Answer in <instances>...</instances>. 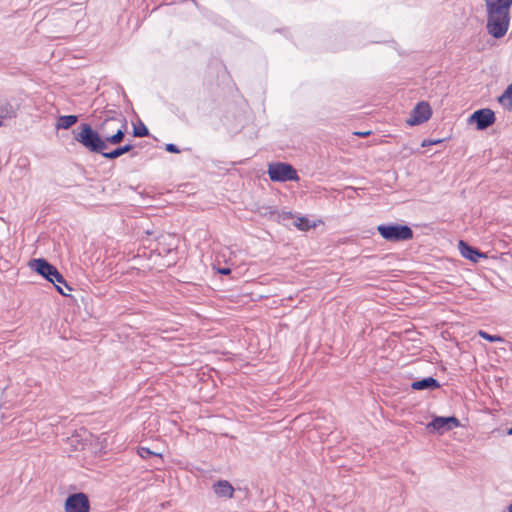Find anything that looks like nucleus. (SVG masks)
Segmentation results:
<instances>
[{"mask_svg":"<svg viewBox=\"0 0 512 512\" xmlns=\"http://www.w3.org/2000/svg\"><path fill=\"white\" fill-rule=\"evenodd\" d=\"M213 103L214 100L205 101L202 104L201 109L204 112H208L210 105ZM248 110L249 105L247 101L244 98L237 96L233 100L223 101L217 107H213L209 113H214L216 116L220 117L223 125H235L244 128L246 125Z\"/></svg>","mask_w":512,"mask_h":512,"instance_id":"nucleus-1","label":"nucleus"},{"mask_svg":"<svg viewBox=\"0 0 512 512\" xmlns=\"http://www.w3.org/2000/svg\"><path fill=\"white\" fill-rule=\"evenodd\" d=\"M487 31L495 39L505 36L510 24L512 0H485Z\"/></svg>","mask_w":512,"mask_h":512,"instance_id":"nucleus-2","label":"nucleus"},{"mask_svg":"<svg viewBox=\"0 0 512 512\" xmlns=\"http://www.w3.org/2000/svg\"><path fill=\"white\" fill-rule=\"evenodd\" d=\"M99 122H82L77 128L90 129V128H128L127 119L121 111L115 109H105L99 115Z\"/></svg>","mask_w":512,"mask_h":512,"instance_id":"nucleus-3","label":"nucleus"},{"mask_svg":"<svg viewBox=\"0 0 512 512\" xmlns=\"http://www.w3.org/2000/svg\"><path fill=\"white\" fill-rule=\"evenodd\" d=\"M380 236L388 242H403L413 238V230L410 226L399 223H387L377 226Z\"/></svg>","mask_w":512,"mask_h":512,"instance_id":"nucleus-4","label":"nucleus"},{"mask_svg":"<svg viewBox=\"0 0 512 512\" xmlns=\"http://www.w3.org/2000/svg\"><path fill=\"white\" fill-rule=\"evenodd\" d=\"M267 174L272 182L298 181L297 170L286 162H272L268 164Z\"/></svg>","mask_w":512,"mask_h":512,"instance_id":"nucleus-5","label":"nucleus"},{"mask_svg":"<svg viewBox=\"0 0 512 512\" xmlns=\"http://www.w3.org/2000/svg\"><path fill=\"white\" fill-rule=\"evenodd\" d=\"M45 112L47 115L45 116V122L43 126L49 127L53 126L56 129H67L71 128L78 122V115L70 114V115H57L56 109L50 105H46Z\"/></svg>","mask_w":512,"mask_h":512,"instance_id":"nucleus-6","label":"nucleus"},{"mask_svg":"<svg viewBox=\"0 0 512 512\" xmlns=\"http://www.w3.org/2000/svg\"><path fill=\"white\" fill-rule=\"evenodd\" d=\"M75 140L81 143L89 151L103 154L107 148L106 141L98 134V130H80L75 134Z\"/></svg>","mask_w":512,"mask_h":512,"instance_id":"nucleus-7","label":"nucleus"},{"mask_svg":"<svg viewBox=\"0 0 512 512\" xmlns=\"http://www.w3.org/2000/svg\"><path fill=\"white\" fill-rule=\"evenodd\" d=\"M29 268L42 276L47 281L62 279V274L58 269L49 263L45 258H34L28 263Z\"/></svg>","mask_w":512,"mask_h":512,"instance_id":"nucleus-8","label":"nucleus"},{"mask_svg":"<svg viewBox=\"0 0 512 512\" xmlns=\"http://www.w3.org/2000/svg\"><path fill=\"white\" fill-rule=\"evenodd\" d=\"M496 116L490 108H481L470 114L460 125H475V128H488L495 123Z\"/></svg>","mask_w":512,"mask_h":512,"instance_id":"nucleus-9","label":"nucleus"},{"mask_svg":"<svg viewBox=\"0 0 512 512\" xmlns=\"http://www.w3.org/2000/svg\"><path fill=\"white\" fill-rule=\"evenodd\" d=\"M460 426V420L455 416H435L426 426L430 432L442 435Z\"/></svg>","mask_w":512,"mask_h":512,"instance_id":"nucleus-10","label":"nucleus"},{"mask_svg":"<svg viewBox=\"0 0 512 512\" xmlns=\"http://www.w3.org/2000/svg\"><path fill=\"white\" fill-rule=\"evenodd\" d=\"M432 115V109L428 102L420 101L411 110L409 116L405 119V123L409 126H417L426 122Z\"/></svg>","mask_w":512,"mask_h":512,"instance_id":"nucleus-11","label":"nucleus"},{"mask_svg":"<svg viewBox=\"0 0 512 512\" xmlns=\"http://www.w3.org/2000/svg\"><path fill=\"white\" fill-rule=\"evenodd\" d=\"M65 512H89L90 502L83 492L68 495L64 505Z\"/></svg>","mask_w":512,"mask_h":512,"instance_id":"nucleus-12","label":"nucleus"},{"mask_svg":"<svg viewBox=\"0 0 512 512\" xmlns=\"http://www.w3.org/2000/svg\"><path fill=\"white\" fill-rule=\"evenodd\" d=\"M458 249L461 256L470 260L473 263H478L480 259H486L487 255L480 251L478 248L471 246L464 240L458 242Z\"/></svg>","mask_w":512,"mask_h":512,"instance_id":"nucleus-13","label":"nucleus"},{"mask_svg":"<svg viewBox=\"0 0 512 512\" xmlns=\"http://www.w3.org/2000/svg\"><path fill=\"white\" fill-rule=\"evenodd\" d=\"M212 489L221 498L231 499L234 496V487L227 480H218L213 484Z\"/></svg>","mask_w":512,"mask_h":512,"instance_id":"nucleus-14","label":"nucleus"},{"mask_svg":"<svg viewBox=\"0 0 512 512\" xmlns=\"http://www.w3.org/2000/svg\"><path fill=\"white\" fill-rule=\"evenodd\" d=\"M411 389L419 391V390H427V391H434L438 388H440V383L437 379L434 377H425L420 380H415L411 383Z\"/></svg>","mask_w":512,"mask_h":512,"instance_id":"nucleus-15","label":"nucleus"},{"mask_svg":"<svg viewBox=\"0 0 512 512\" xmlns=\"http://www.w3.org/2000/svg\"><path fill=\"white\" fill-rule=\"evenodd\" d=\"M258 213L260 216L270 220L280 221L281 218L283 220L292 218L291 212H285L280 215L279 212L272 206H261L258 208Z\"/></svg>","mask_w":512,"mask_h":512,"instance_id":"nucleus-16","label":"nucleus"},{"mask_svg":"<svg viewBox=\"0 0 512 512\" xmlns=\"http://www.w3.org/2000/svg\"><path fill=\"white\" fill-rule=\"evenodd\" d=\"M498 103L512 113V83L498 96Z\"/></svg>","mask_w":512,"mask_h":512,"instance_id":"nucleus-17","label":"nucleus"},{"mask_svg":"<svg viewBox=\"0 0 512 512\" xmlns=\"http://www.w3.org/2000/svg\"><path fill=\"white\" fill-rule=\"evenodd\" d=\"M16 117L15 108L6 101L0 100V122L4 123V120Z\"/></svg>","mask_w":512,"mask_h":512,"instance_id":"nucleus-18","label":"nucleus"},{"mask_svg":"<svg viewBox=\"0 0 512 512\" xmlns=\"http://www.w3.org/2000/svg\"><path fill=\"white\" fill-rule=\"evenodd\" d=\"M133 147H134L133 144L127 143L123 146L115 148L114 150H112L110 152L104 151L102 156L107 159L113 160V159H116V158L120 157L121 155L131 151L133 149Z\"/></svg>","mask_w":512,"mask_h":512,"instance_id":"nucleus-19","label":"nucleus"},{"mask_svg":"<svg viewBox=\"0 0 512 512\" xmlns=\"http://www.w3.org/2000/svg\"><path fill=\"white\" fill-rule=\"evenodd\" d=\"M51 283L54 284L56 290L63 296H68V294L64 291L63 287H65L69 291L72 290V288L69 286V284L67 283L63 276L62 279L52 280Z\"/></svg>","mask_w":512,"mask_h":512,"instance_id":"nucleus-20","label":"nucleus"},{"mask_svg":"<svg viewBox=\"0 0 512 512\" xmlns=\"http://www.w3.org/2000/svg\"><path fill=\"white\" fill-rule=\"evenodd\" d=\"M127 131L128 130H117V132L114 135L107 137L105 141L114 145L119 144L120 142L123 141Z\"/></svg>","mask_w":512,"mask_h":512,"instance_id":"nucleus-21","label":"nucleus"},{"mask_svg":"<svg viewBox=\"0 0 512 512\" xmlns=\"http://www.w3.org/2000/svg\"><path fill=\"white\" fill-rule=\"evenodd\" d=\"M137 453L143 459H148L149 457L152 456L161 458V454L155 453L147 447H139Z\"/></svg>","mask_w":512,"mask_h":512,"instance_id":"nucleus-22","label":"nucleus"},{"mask_svg":"<svg viewBox=\"0 0 512 512\" xmlns=\"http://www.w3.org/2000/svg\"><path fill=\"white\" fill-rule=\"evenodd\" d=\"M296 227L299 230L306 231L309 228L313 227V225L310 224V221L306 217H298L297 221L295 222Z\"/></svg>","mask_w":512,"mask_h":512,"instance_id":"nucleus-23","label":"nucleus"},{"mask_svg":"<svg viewBox=\"0 0 512 512\" xmlns=\"http://www.w3.org/2000/svg\"><path fill=\"white\" fill-rule=\"evenodd\" d=\"M478 335L482 338V339H485L491 343H495V342H501L503 339L501 336L499 335H491L489 333H487L486 331H483V330H479L478 332Z\"/></svg>","mask_w":512,"mask_h":512,"instance_id":"nucleus-24","label":"nucleus"},{"mask_svg":"<svg viewBox=\"0 0 512 512\" xmlns=\"http://www.w3.org/2000/svg\"><path fill=\"white\" fill-rule=\"evenodd\" d=\"M450 136L442 137V138H433V139H424L421 143L422 147H428L432 145H438L443 143L445 140L449 139Z\"/></svg>","mask_w":512,"mask_h":512,"instance_id":"nucleus-25","label":"nucleus"},{"mask_svg":"<svg viewBox=\"0 0 512 512\" xmlns=\"http://www.w3.org/2000/svg\"><path fill=\"white\" fill-rule=\"evenodd\" d=\"M71 446L74 447L75 450L79 449V445H83L81 443L80 434L76 433L75 435H72L71 437L67 438Z\"/></svg>","mask_w":512,"mask_h":512,"instance_id":"nucleus-26","label":"nucleus"},{"mask_svg":"<svg viewBox=\"0 0 512 512\" xmlns=\"http://www.w3.org/2000/svg\"><path fill=\"white\" fill-rule=\"evenodd\" d=\"M131 124H132V128L134 129H145L147 128V126L144 124V122L136 116V119L135 120H132L131 121Z\"/></svg>","mask_w":512,"mask_h":512,"instance_id":"nucleus-27","label":"nucleus"},{"mask_svg":"<svg viewBox=\"0 0 512 512\" xmlns=\"http://www.w3.org/2000/svg\"><path fill=\"white\" fill-rule=\"evenodd\" d=\"M372 134V130H354L353 135L358 137H368Z\"/></svg>","mask_w":512,"mask_h":512,"instance_id":"nucleus-28","label":"nucleus"},{"mask_svg":"<svg viewBox=\"0 0 512 512\" xmlns=\"http://www.w3.org/2000/svg\"><path fill=\"white\" fill-rule=\"evenodd\" d=\"M165 150L169 153H179L180 150L179 148L177 147V145L173 144V143H168L165 145Z\"/></svg>","mask_w":512,"mask_h":512,"instance_id":"nucleus-29","label":"nucleus"},{"mask_svg":"<svg viewBox=\"0 0 512 512\" xmlns=\"http://www.w3.org/2000/svg\"><path fill=\"white\" fill-rule=\"evenodd\" d=\"M134 137H146L149 136V130H132Z\"/></svg>","mask_w":512,"mask_h":512,"instance_id":"nucleus-30","label":"nucleus"},{"mask_svg":"<svg viewBox=\"0 0 512 512\" xmlns=\"http://www.w3.org/2000/svg\"><path fill=\"white\" fill-rule=\"evenodd\" d=\"M218 273L222 275H229L231 273V269L229 267L219 268Z\"/></svg>","mask_w":512,"mask_h":512,"instance_id":"nucleus-31","label":"nucleus"},{"mask_svg":"<svg viewBox=\"0 0 512 512\" xmlns=\"http://www.w3.org/2000/svg\"><path fill=\"white\" fill-rule=\"evenodd\" d=\"M507 434L512 435V427L508 429Z\"/></svg>","mask_w":512,"mask_h":512,"instance_id":"nucleus-32","label":"nucleus"},{"mask_svg":"<svg viewBox=\"0 0 512 512\" xmlns=\"http://www.w3.org/2000/svg\"><path fill=\"white\" fill-rule=\"evenodd\" d=\"M508 512H512V504L508 506Z\"/></svg>","mask_w":512,"mask_h":512,"instance_id":"nucleus-33","label":"nucleus"},{"mask_svg":"<svg viewBox=\"0 0 512 512\" xmlns=\"http://www.w3.org/2000/svg\"><path fill=\"white\" fill-rule=\"evenodd\" d=\"M3 125H4V123L0 122V126H3Z\"/></svg>","mask_w":512,"mask_h":512,"instance_id":"nucleus-34","label":"nucleus"}]
</instances>
